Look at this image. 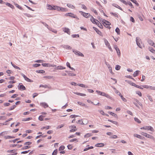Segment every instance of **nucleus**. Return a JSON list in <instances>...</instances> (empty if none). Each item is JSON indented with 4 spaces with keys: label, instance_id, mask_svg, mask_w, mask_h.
Instances as JSON below:
<instances>
[{
    "label": "nucleus",
    "instance_id": "f257e3e1",
    "mask_svg": "<svg viewBox=\"0 0 155 155\" xmlns=\"http://www.w3.org/2000/svg\"><path fill=\"white\" fill-rule=\"evenodd\" d=\"M136 41L137 45L140 48H142L143 47H144V45H143L142 46L140 45V42L141 41V40L139 39V38L137 37L136 38Z\"/></svg>",
    "mask_w": 155,
    "mask_h": 155
},
{
    "label": "nucleus",
    "instance_id": "f03ea898",
    "mask_svg": "<svg viewBox=\"0 0 155 155\" xmlns=\"http://www.w3.org/2000/svg\"><path fill=\"white\" fill-rule=\"evenodd\" d=\"M73 51L76 55L82 57H84V54L79 51L76 50H73Z\"/></svg>",
    "mask_w": 155,
    "mask_h": 155
},
{
    "label": "nucleus",
    "instance_id": "7ed1b4c3",
    "mask_svg": "<svg viewBox=\"0 0 155 155\" xmlns=\"http://www.w3.org/2000/svg\"><path fill=\"white\" fill-rule=\"evenodd\" d=\"M69 128L71 129L70 130V132H75L77 131V130L76 126L74 125L70 126L69 127Z\"/></svg>",
    "mask_w": 155,
    "mask_h": 155
},
{
    "label": "nucleus",
    "instance_id": "20e7f679",
    "mask_svg": "<svg viewBox=\"0 0 155 155\" xmlns=\"http://www.w3.org/2000/svg\"><path fill=\"white\" fill-rule=\"evenodd\" d=\"M79 12L81 13V14L83 15L84 17L86 18H88L91 16L89 13H86L82 11H80Z\"/></svg>",
    "mask_w": 155,
    "mask_h": 155
},
{
    "label": "nucleus",
    "instance_id": "39448f33",
    "mask_svg": "<svg viewBox=\"0 0 155 155\" xmlns=\"http://www.w3.org/2000/svg\"><path fill=\"white\" fill-rule=\"evenodd\" d=\"M65 16H69L73 18H77V17L76 15L71 13H67L65 15Z\"/></svg>",
    "mask_w": 155,
    "mask_h": 155
},
{
    "label": "nucleus",
    "instance_id": "423d86ee",
    "mask_svg": "<svg viewBox=\"0 0 155 155\" xmlns=\"http://www.w3.org/2000/svg\"><path fill=\"white\" fill-rule=\"evenodd\" d=\"M145 130H150L152 132L154 131V130L153 128L150 126H145Z\"/></svg>",
    "mask_w": 155,
    "mask_h": 155
},
{
    "label": "nucleus",
    "instance_id": "0eeeda50",
    "mask_svg": "<svg viewBox=\"0 0 155 155\" xmlns=\"http://www.w3.org/2000/svg\"><path fill=\"white\" fill-rule=\"evenodd\" d=\"M147 42L150 45L155 47V44L152 40L150 39L148 40Z\"/></svg>",
    "mask_w": 155,
    "mask_h": 155
},
{
    "label": "nucleus",
    "instance_id": "6e6552de",
    "mask_svg": "<svg viewBox=\"0 0 155 155\" xmlns=\"http://www.w3.org/2000/svg\"><path fill=\"white\" fill-rule=\"evenodd\" d=\"M18 88L19 90L22 91L25 90L26 89L25 87L23 85H21L18 86Z\"/></svg>",
    "mask_w": 155,
    "mask_h": 155
},
{
    "label": "nucleus",
    "instance_id": "1a4fd4ad",
    "mask_svg": "<svg viewBox=\"0 0 155 155\" xmlns=\"http://www.w3.org/2000/svg\"><path fill=\"white\" fill-rule=\"evenodd\" d=\"M93 28L98 35L100 36H102L101 32L98 29L94 27H93Z\"/></svg>",
    "mask_w": 155,
    "mask_h": 155
},
{
    "label": "nucleus",
    "instance_id": "9d476101",
    "mask_svg": "<svg viewBox=\"0 0 155 155\" xmlns=\"http://www.w3.org/2000/svg\"><path fill=\"white\" fill-rule=\"evenodd\" d=\"M63 31L66 33H67L69 35H70L71 33V32L70 30V29L66 28H63Z\"/></svg>",
    "mask_w": 155,
    "mask_h": 155
},
{
    "label": "nucleus",
    "instance_id": "9b49d317",
    "mask_svg": "<svg viewBox=\"0 0 155 155\" xmlns=\"http://www.w3.org/2000/svg\"><path fill=\"white\" fill-rule=\"evenodd\" d=\"M135 100L136 101V102H133V103L136 106H137V107H139V106L138 105H137V103L139 104L140 105H141V103H140L139 101L138 100H137L136 99Z\"/></svg>",
    "mask_w": 155,
    "mask_h": 155
},
{
    "label": "nucleus",
    "instance_id": "f8f14e48",
    "mask_svg": "<svg viewBox=\"0 0 155 155\" xmlns=\"http://www.w3.org/2000/svg\"><path fill=\"white\" fill-rule=\"evenodd\" d=\"M91 21L94 24H97V20L96 19H95L94 17L92 16H91Z\"/></svg>",
    "mask_w": 155,
    "mask_h": 155
},
{
    "label": "nucleus",
    "instance_id": "ddd939ff",
    "mask_svg": "<svg viewBox=\"0 0 155 155\" xmlns=\"http://www.w3.org/2000/svg\"><path fill=\"white\" fill-rule=\"evenodd\" d=\"M131 84L132 86H134L135 87H136L137 88H140V89H143V88H142L141 87L136 84L134 83L131 82Z\"/></svg>",
    "mask_w": 155,
    "mask_h": 155
},
{
    "label": "nucleus",
    "instance_id": "4468645a",
    "mask_svg": "<svg viewBox=\"0 0 155 155\" xmlns=\"http://www.w3.org/2000/svg\"><path fill=\"white\" fill-rule=\"evenodd\" d=\"M47 8L48 9L53 10H54V6H53V7L51 5H47Z\"/></svg>",
    "mask_w": 155,
    "mask_h": 155
},
{
    "label": "nucleus",
    "instance_id": "2eb2a0df",
    "mask_svg": "<svg viewBox=\"0 0 155 155\" xmlns=\"http://www.w3.org/2000/svg\"><path fill=\"white\" fill-rule=\"evenodd\" d=\"M40 87H42L45 88H50L51 87L50 86H49L47 85H43L41 84L40 86Z\"/></svg>",
    "mask_w": 155,
    "mask_h": 155
},
{
    "label": "nucleus",
    "instance_id": "dca6fc26",
    "mask_svg": "<svg viewBox=\"0 0 155 155\" xmlns=\"http://www.w3.org/2000/svg\"><path fill=\"white\" fill-rule=\"evenodd\" d=\"M134 137H136L140 139H142L143 138H144V137H143L137 134H134Z\"/></svg>",
    "mask_w": 155,
    "mask_h": 155
},
{
    "label": "nucleus",
    "instance_id": "f3484780",
    "mask_svg": "<svg viewBox=\"0 0 155 155\" xmlns=\"http://www.w3.org/2000/svg\"><path fill=\"white\" fill-rule=\"evenodd\" d=\"M104 144L103 143H98L95 144V146L96 147H102L104 146Z\"/></svg>",
    "mask_w": 155,
    "mask_h": 155
},
{
    "label": "nucleus",
    "instance_id": "a211bd4d",
    "mask_svg": "<svg viewBox=\"0 0 155 155\" xmlns=\"http://www.w3.org/2000/svg\"><path fill=\"white\" fill-rule=\"evenodd\" d=\"M97 25H98V26L100 28H103V27L102 24L98 21V20H97Z\"/></svg>",
    "mask_w": 155,
    "mask_h": 155
},
{
    "label": "nucleus",
    "instance_id": "6ab92c4d",
    "mask_svg": "<svg viewBox=\"0 0 155 155\" xmlns=\"http://www.w3.org/2000/svg\"><path fill=\"white\" fill-rule=\"evenodd\" d=\"M5 4L6 5L8 6L9 7L11 8L12 9H13L14 8V6L10 3H8V2H5Z\"/></svg>",
    "mask_w": 155,
    "mask_h": 155
},
{
    "label": "nucleus",
    "instance_id": "aec40b11",
    "mask_svg": "<svg viewBox=\"0 0 155 155\" xmlns=\"http://www.w3.org/2000/svg\"><path fill=\"white\" fill-rule=\"evenodd\" d=\"M112 5L114 6V7H116V8H118L119 9H120L122 11L123 10L122 8L120 6H118L117 4H116L114 3V4H112Z\"/></svg>",
    "mask_w": 155,
    "mask_h": 155
},
{
    "label": "nucleus",
    "instance_id": "412c9836",
    "mask_svg": "<svg viewBox=\"0 0 155 155\" xmlns=\"http://www.w3.org/2000/svg\"><path fill=\"white\" fill-rule=\"evenodd\" d=\"M140 72V71L139 70H137L135 71L134 72V73L133 74V76L134 77H136L139 74V73Z\"/></svg>",
    "mask_w": 155,
    "mask_h": 155
},
{
    "label": "nucleus",
    "instance_id": "4be33fe9",
    "mask_svg": "<svg viewBox=\"0 0 155 155\" xmlns=\"http://www.w3.org/2000/svg\"><path fill=\"white\" fill-rule=\"evenodd\" d=\"M126 5H129L130 6L131 8H134V6L132 5V3L130 1H128L127 2H126V4H125Z\"/></svg>",
    "mask_w": 155,
    "mask_h": 155
},
{
    "label": "nucleus",
    "instance_id": "5701e85b",
    "mask_svg": "<svg viewBox=\"0 0 155 155\" xmlns=\"http://www.w3.org/2000/svg\"><path fill=\"white\" fill-rule=\"evenodd\" d=\"M67 6H68V7L72 9L75 8V7L70 4H67Z\"/></svg>",
    "mask_w": 155,
    "mask_h": 155
},
{
    "label": "nucleus",
    "instance_id": "b1692460",
    "mask_svg": "<svg viewBox=\"0 0 155 155\" xmlns=\"http://www.w3.org/2000/svg\"><path fill=\"white\" fill-rule=\"evenodd\" d=\"M108 113L110 114L111 115H112V116H113L115 117H117V115L115 114L114 113L112 112H109Z\"/></svg>",
    "mask_w": 155,
    "mask_h": 155
},
{
    "label": "nucleus",
    "instance_id": "393cba45",
    "mask_svg": "<svg viewBox=\"0 0 155 155\" xmlns=\"http://www.w3.org/2000/svg\"><path fill=\"white\" fill-rule=\"evenodd\" d=\"M148 49L149 50V51L152 53H155V50L153 48L151 47H149Z\"/></svg>",
    "mask_w": 155,
    "mask_h": 155
},
{
    "label": "nucleus",
    "instance_id": "a878e982",
    "mask_svg": "<svg viewBox=\"0 0 155 155\" xmlns=\"http://www.w3.org/2000/svg\"><path fill=\"white\" fill-rule=\"evenodd\" d=\"M54 10H56L58 11H60L61 9V7L57 6H54Z\"/></svg>",
    "mask_w": 155,
    "mask_h": 155
},
{
    "label": "nucleus",
    "instance_id": "bb28decb",
    "mask_svg": "<svg viewBox=\"0 0 155 155\" xmlns=\"http://www.w3.org/2000/svg\"><path fill=\"white\" fill-rule=\"evenodd\" d=\"M41 105L42 106L44 107L45 108L47 107H48V105L47 104L45 103H41Z\"/></svg>",
    "mask_w": 155,
    "mask_h": 155
},
{
    "label": "nucleus",
    "instance_id": "cd10ccee",
    "mask_svg": "<svg viewBox=\"0 0 155 155\" xmlns=\"http://www.w3.org/2000/svg\"><path fill=\"white\" fill-rule=\"evenodd\" d=\"M42 65L44 67H51V64L48 63H43L42 64Z\"/></svg>",
    "mask_w": 155,
    "mask_h": 155
},
{
    "label": "nucleus",
    "instance_id": "c85d7f7f",
    "mask_svg": "<svg viewBox=\"0 0 155 155\" xmlns=\"http://www.w3.org/2000/svg\"><path fill=\"white\" fill-rule=\"evenodd\" d=\"M68 75L69 76H76V74L71 73V72L70 71L68 74Z\"/></svg>",
    "mask_w": 155,
    "mask_h": 155
},
{
    "label": "nucleus",
    "instance_id": "c756f323",
    "mask_svg": "<svg viewBox=\"0 0 155 155\" xmlns=\"http://www.w3.org/2000/svg\"><path fill=\"white\" fill-rule=\"evenodd\" d=\"M147 137L153 140H154V137L153 136L148 134H147Z\"/></svg>",
    "mask_w": 155,
    "mask_h": 155
},
{
    "label": "nucleus",
    "instance_id": "7c9ffc66",
    "mask_svg": "<svg viewBox=\"0 0 155 155\" xmlns=\"http://www.w3.org/2000/svg\"><path fill=\"white\" fill-rule=\"evenodd\" d=\"M105 97H107V98H108L112 100H114V99L113 97H111L108 94H106Z\"/></svg>",
    "mask_w": 155,
    "mask_h": 155
},
{
    "label": "nucleus",
    "instance_id": "2f4dec72",
    "mask_svg": "<svg viewBox=\"0 0 155 155\" xmlns=\"http://www.w3.org/2000/svg\"><path fill=\"white\" fill-rule=\"evenodd\" d=\"M36 72L39 73L43 74L45 72V71L43 70H37Z\"/></svg>",
    "mask_w": 155,
    "mask_h": 155
},
{
    "label": "nucleus",
    "instance_id": "473e14b6",
    "mask_svg": "<svg viewBox=\"0 0 155 155\" xmlns=\"http://www.w3.org/2000/svg\"><path fill=\"white\" fill-rule=\"evenodd\" d=\"M7 131H4L0 133V136H5L7 134Z\"/></svg>",
    "mask_w": 155,
    "mask_h": 155
},
{
    "label": "nucleus",
    "instance_id": "72a5a7b5",
    "mask_svg": "<svg viewBox=\"0 0 155 155\" xmlns=\"http://www.w3.org/2000/svg\"><path fill=\"white\" fill-rule=\"evenodd\" d=\"M115 31L117 33L118 35H120V29L118 28H117L115 29Z\"/></svg>",
    "mask_w": 155,
    "mask_h": 155
},
{
    "label": "nucleus",
    "instance_id": "f704fd0d",
    "mask_svg": "<svg viewBox=\"0 0 155 155\" xmlns=\"http://www.w3.org/2000/svg\"><path fill=\"white\" fill-rule=\"evenodd\" d=\"M15 5L17 8H18L20 10L23 9V8L21 7L17 3H15Z\"/></svg>",
    "mask_w": 155,
    "mask_h": 155
},
{
    "label": "nucleus",
    "instance_id": "c9c22d12",
    "mask_svg": "<svg viewBox=\"0 0 155 155\" xmlns=\"http://www.w3.org/2000/svg\"><path fill=\"white\" fill-rule=\"evenodd\" d=\"M16 107V105H14L12 106H11L10 108L8 109L9 110H11L14 109Z\"/></svg>",
    "mask_w": 155,
    "mask_h": 155
},
{
    "label": "nucleus",
    "instance_id": "e433bc0d",
    "mask_svg": "<svg viewBox=\"0 0 155 155\" xmlns=\"http://www.w3.org/2000/svg\"><path fill=\"white\" fill-rule=\"evenodd\" d=\"M137 6H139V4L137 2L136 0H131Z\"/></svg>",
    "mask_w": 155,
    "mask_h": 155
},
{
    "label": "nucleus",
    "instance_id": "4c0bfd02",
    "mask_svg": "<svg viewBox=\"0 0 155 155\" xmlns=\"http://www.w3.org/2000/svg\"><path fill=\"white\" fill-rule=\"evenodd\" d=\"M92 135L91 134L88 133L84 135V137H89L91 136Z\"/></svg>",
    "mask_w": 155,
    "mask_h": 155
},
{
    "label": "nucleus",
    "instance_id": "58836bf2",
    "mask_svg": "<svg viewBox=\"0 0 155 155\" xmlns=\"http://www.w3.org/2000/svg\"><path fill=\"white\" fill-rule=\"evenodd\" d=\"M104 25L107 28H108L110 29L111 28V27L110 26V25L109 24H104L103 23Z\"/></svg>",
    "mask_w": 155,
    "mask_h": 155
},
{
    "label": "nucleus",
    "instance_id": "ea45409f",
    "mask_svg": "<svg viewBox=\"0 0 155 155\" xmlns=\"http://www.w3.org/2000/svg\"><path fill=\"white\" fill-rule=\"evenodd\" d=\"M120 66L118 65H117L116 66L115 68V69L117 70H119L120 69Z\"/></svg>",
    "mask_w": 155,
    "mask_h": 155
},
{
    "label": "nucleus",
    "instance_id": "a19ab883",
    "mask_svg": "<svg viewBox=\"0 0 155 155\" xmlns=\"http://www.w3.org/2000/svg\"><path fill=\"white\" fill-rule=\"evenodd\" d=\"M44 117L42 115H40L38 117V119L40 121H43V117Z\"/></svg>",
    "mask_w": 155,
    "mask_h": 155
},
{
    "label": "nucleus",
    "instance_id": "79ce46f5",
    "mask_svg": "<svg viewBox=\"0 0 155 155\" xmlns=\"http://www.w3.org/2000/svg\"><path fill=\"white\" fill-rule=\"evenodd\" d=\"M58 153V150L55 149L54 150L52 153V155H56Z\"/></svg>",
    "mask_w": 155,
    "mask_h": 155
},
{
    "label": "nucleus",
    "instance_id": "37998d69",
    "mask_svg": "<svg viewBox=\"0 0 155 155\" xmlns=\"http://www.w3.org/2000/svg\"><path fill=\"white\" fill-rule=\"evenodd\" d=\"M65 148V147L64 146H61L59 148V150L61 151L62 150H63Z\"/></svg>",
    "mask_w": 155,
    "mask_h": 155
},
{
    "label": "nucleus",
    "instance_id": "c03bdc74",
    "mask_svg": "<svg viewBox=\"0 0 155 155\" xmlns=\"http://www.w3.org/2000/svg\"><path fill=\"white\" fill-rule=\"evenodd\" d=\"M116 51H117V54L118 56H120V51L119 48H118L116 49Z\"/></svg>",
    "mask_w": 155,
    "mask_h": 155
},
{
    "label": "nucleus",
    "instance_id": "a18cd8bd",
    "mask_svg": "<svg viewBox=\"0 0 155 155\" xmlns=\"http://www.w3.org/2000/svg\"><path fill=\"white\" fill-rule=\"evenodd\" d=\"M25 80H26V81H27L28 82H32L33 81L32 80L30 79L27 77L25 79Z\"/></svg>",
    "mask_w": 155,
    "mask_h": 155
},
{
    "label": "nucleus",
    "instance_id": "49530a36",
    "mask_svg": "<svg viewBox=\"0 0 155 155\" xmlns=\"http://www.w3.org/2000/svg\"><path fill=\"white\" fill-rule=\"evenodd\" d=\"M108 121H109L110 122H112L114 124H116L117 125L118 124V123L117 122L115 121H114L112 120H108Z\"/></svg>",
    "mask_w": 155,
    "mask_h": 155
},
{
    "label": "nucleus",
    "instance_id": "de8ad7c7",
    "mask_svg": "<svg viewBox=\"0 0 155 155\" xmlns=\"http://www.w3.org/2000/svg\"><path fill=\"white\" fill-rule=\"evenodd\" d=\"M135 120L138 123H140L141 122V121L137 118L135 117L134 118Z\"/></svg>",
    "mask_w": 155,
    "mask_h": 155
},
{
    "label": "nucleus",
    "instance_id": "09e8293b",
    "mask_svg": "<svg viewBox=\"0 0 155 155\" xmlns=\"http://www.w3.org/2000/svg\"><path fill=\"white\" fill-rule=\"evenodd\" d=\"M120 96V97L122 100L126 102L127 101V100H126V98H124L122 95H121Z\"/></svg>",
    "mask_w": 155,
    "mask_h": 155
},
{
    "label": "nucleus",
    "instance_id": "8fccbe9b",
    "mask_svg": "<svg viewBox=\"0 0 155 155\" xmlns=\"http://www.w3.org/2000/svg\"><path fill=\"white\" fill-rule=\"evenodd\" d=\"M16 151V150H8L7 151V152L8 153H14V152Z\"/></svg>",
    "mask_w": 155,
    "mask_h": 155
},
{
    "label": "nucleus",
    "instance_id": "3c124183",
    "mask_svg": "<svg viewBox=\"0 0 155 155\" xmlns=\"http://www.w3.org/2000/svg\"><path fill=\"white\" fill-rule=\"evenodd\" d=\"M60 11L62 12H66L67 11V9L65 8L61 7Z\"/></svg>",
    "mask_w": 155,
    "mask_h": 155
},
{
    "label": "nucleus",
    "instance_id": "603ef678",
    "mask_svg": "<svg viewBox=\"0 0 155 155\" xmlns=\"http://www.w3.org/2000/svg\"><path fill=\"white\" fill-rule=\"evenodd\" d=\"M41 65V64H33V66L34 67H37Z\"/></svg>",
    "mask_w": 155,
    "mask_h": 155
},
{
    "label": "nucleus",
    "instance_id": "864d4df0",
    "mask_svg": "<svg viewBox=\"0 0 155 155\" xmlns=\"http://www.w3.org/2000/svg\"><path fill=\"white\" fill-rule=\"evenodd\" d=\"M30 148V147L27 146H24V147H23L21 148V150H25L28 148Z\"/></svg>",
    "mask_w": 155,
    "mask_h": 155
},
{
    "label": "nucleus",
    "instance_id": "5fc2aeb1",
    "mask_svg": "<svg viewBox=\"0 0 155 155\" xmlns=\"http://www.w3.org/2000/svg\"><path fill=\"white\" fill-rule=\"evenodd\" d=\"M64 46H65L64 48H66V49H71V48L69 45H65Z\"/></svg>",
    "mask_w": 155,
    "mask_h": 155
},
{
    "label": "nucleus",
    "instance_id": "6e6d98bb",
    "mask_svg": "<svg viewBox=\"0 0 155 155\" xmlns=\"http://www.w3.org/2000/svg\"><path fill=\"white\" fill-rule=\"evenodd\" d=\"M91 11L93 12L95 14L97 15V13L96 11L95 10H94L93 8H91Z\"/></svg>",
    "mask_w": 155,
    "mask_h": 155
},
{
    "label": "nucleus",
    "instance_id": "4d7b16f0",
    "mask_svg": "<svg viewBox=\"0 0 155 155\" xmlns=\"http://www.w3.org/2000/svg\"><path fill=\"white\" fill-rule=\"evenodd\" d=\"M63 68V66H58L56 67V69L57 70H62V68Z\"/></svg>",
    "mask_w": 155,
    "mask_h": 155
},
{
    "label": "nucleus",
    "instance_id": "13d9d810",
    "mask_svg": "<svg viewBox=\"0 0 155 155\" xmlns=\"http://www.w3.org/2000/svg\"><path fill=\"white\" fill-rule=\"evenodd\" d=\"M68 148V149L71 150L72 149V146L71 145L69 144L67 146Z\"/></svg>",
    "mask_w": 155,
    "mask_h": 155
},
{
    "label": "nucleus",
    "instance_id": "bf43d9fd",
    "mask_svg": "<svg viewBox=\"0 0 155 155\" xmlns=\"http://www.w3.org/2000/svg\"><path fill=\"white\" fill-rule=\"evenodd\" d=\"M45 78H48V79H52L53 78V76H46L44 77Z\"/></svg>",
    "mask_w": 155,
    "mask_h": 155
},
{
    "label": "nucleus",
    "instance_id": "052dcab7",
    "mask_svg": "<svg viewBox=\"0 0 155 155\" xmlns=\"http://www.w3.org/2000/svg\"><path fill=\"white\" fill-rule=\"evenodd\" d=\"M31 143H32L31 142H26L25 143L24 145H31Z\"/></svg>",
    "mask_w": 155,
    "mask_h": 155
},
{
    "label": "nucleus",
    "instance_id": "680f3d73",
    "mask_svg": "<svg viewBox=\"0 0 155 155\" xmlns=\"http://www.w3.org/2000/svg\"><path fill=\"white\" fill-rule=\"evenodd\" d=\"M81 87L85 88H87L88 87L87 86H86L83 84H81Z\"/></svg>",
    "mask_w": 155,
    "mask_h": 155
},
{
    "label": "nucleus",
    "instance_id": "e2e57ef3",
    "mask_svg": "<svg viewBox=\"0 0 155 155\" xmlns=\"http://www.w3.org/2000/svg\"><path fill=\"white\" fill-rule=\"evenodd\" d=\"M115 93L118 94V95H119L120 96L121 95V93H120L118 90H116L115 91Z\"/></svg>",
    "mask_w": 155,
    "mask_h": 155
},
{
    "label": "nucleus",
    "instance_id": "0e129e2a",
    "mask_svg": "<svg viewBox=\"0 0 155 155\" xmlns=\"http://www.w3.org/2000/svg\"><path fill=\"white\" fill-rule=\"evenodd\" d=\"M11 136H5L4 138L5 139H11Z\"/></svg>",
    "mask_w": 155,
    "mask_h": 155
},
{
    "label": "nucleus",
    "instance_id": "69168bd1",
    "mask_svg": "<svg viewBox=\"0 0 155 155\" xmlns=\"http://www.w3.org/2000/svg\"><path fill=\"white\" fill-rule=\"evenodd\" d=\"M147 97H148L149 99L151 102H152L153 100L152 99V97H151L149 95L147 96Z\"/></svg>",
    "mask_w": 155,
    "mask_h": 155
},
{
    "label": "nucleus",
    "instance_id": "338daca9",
    "mask_svg": "<svg viewBox=\"0 0 155 155\" xmlns=\"http://www.w3.org/2000/svg\"><path fill=\"white\" fill-rule=\"evenodd\" d=\"M78 104L82 106H85V105L84 104L80 102H78Z\"/></svg>",
    "mask_w": 155,
    "mask_h": 155
},
{
    "label": "nucleus",
    "instance_id": "774afa93",
    "mask_svg": "<svg viewBox=\"0 0 155 155\" xmlns=\"http://www.w3.org/2000/svg\"><path fill=\"white\" fill-rule=\"evenodd\" d=\"M77 36V37H79V35L78 34H77V35L74 34V35H72V37L73 38H76Z\"/></svg>",
    "mask_w": 155,
    "mask_h": 155
}]
</instances>
